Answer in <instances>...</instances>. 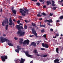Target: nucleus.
<instances>
[{"instance_id":"obj_52","label":"nucleus","mask_w":63,"mask_h":63,"mask_svg":"<svg viewBox=\"0 0 63 63\" xmlns=\"http://www.w3.org/2000/svg\"><path fill=\"white\" fill-rule=\"evenodd\" d=\"M13 21L14 22H16V19H13Z\"/></svg>"},{"instance_id":"obj_51","label":"nucleus","mask_w":63,"mask_h":63,"mask_svg":"<svg viewBox=\"0 0 63 63\" xmlns=\"http://www.w3.org/2000/svg\"><path fill=\"white\" fill-rule=\"evenodd\" d=\"M22 49L21 48H18V49H19V50L20 49Z\"/></svg>"},{"instance_id":"obj_24","label":"nucleus","mask_w":63,"mask_h":63,"mask_svg":"<svg viewBox=\"0 0 63 63\" xmlns=\"http://www.w3.org/2000/svg\"><path fill=\"white\" fill-rule=\"evenodd\" d=\"M58 50H59V48L57 47L56 48V51L57 53H58Z\"/></svg>"},{"instance_id":"obj_36","label":"nucleus","mask_w":63,"mask_h":63,"mask_svg":"<svg viewBox=\"0 0 63 63\" xmlns=\"http://www.w3.org/2000/svg\"><path fill=\"white\" fill-rule=\"evenodd\" d=\"M47 55H45L43 56V57H47Z\"/></svg>"},{"instance_id":"obj_17","label":"nucleus","mask_w":63,"mask_h":63,"mask_svg":"<svg viewBox=\"0 0 63 63\" xmlns=\"http://www.w3.org/2000/svg\"><path fill=\"white\" fill-rule=\"evenodd\" d=\"M45 47L46 48H48V45L46 43L45 44Z\"/></svg>"},{"instance_id":"obj_61","label":"nucleus","mask_w":63,"mask_h":63,"mask_svg":"<svg viewBox=\"0 0 63 63\" xmlns=\"http://www.w3.org/2000/svg\"><path fill=\"white\" fill-rule=\"evenodd\" d=\"M30 63H33V61H31L30 62Z\"/></svg>"},{"instance_id":"obj_60","label":"nucleus","mask_w":63,"mask_h":63,"mask_svg":"<svg viewBox=\"0 0 63 63\" xmlns=\"http://www.w3.org/2000/svg\"><path fill=\"white\" fill-rule=\"evenodd\" d=\"M19 24L20 25H22V24H21V23H20Z\"/></svg>"},{"instance_id":"obj_7","label":"nucleus","mask_w":63,"mask_h":63,"mask_svg":"<svg viewBox=\"0 0 63 63\" xmlns=\"http://www.w3.org/2000/svg\"><path fill=\"white\" fill-rule=\"evenodd\" d=\"M32 31L33 34H34V35L36 37L38 38V37L37 36V33H36V32L35 30L32 29Z\"/></svg>"},{"instance_id":"obj_28","label":"nucleus","mask_w":63,"mask_h":63,"mask_svg":"<svg viewBox=\"0 0 63 63\" xmlns=\"http://www.w3.org/2000/svg\"><path fill=\"white\" fill-rule=\"evenodd\" d=\"M63 16L62 15L60 17V19H63Z\"/></svg>"},{"instance_id":"obj_53","label":"nucleus","mask_w":63,"mask_h":63,"mask_svg":"<svg viewBox=\"0 0 63 63\" xmlns=\"http://www.w3.org/2000/svg\"><path fill=\"white\" fill-rule=\"evenodd\" d=\"M56 38V35L55 36H53V38Z\"/></svg>"},{"instance_id":"obj_13","label":"nucleus","mask_w":63,"mask_h":63,"mask_svg":"<svg viewBox=\"0 0 63 63\" xmlns=\"http://www.w3.org/2000/svg\"><path fill=\"white\" fill-rule=\"evenodd\" d=\"M52 4H51V5L52 6H53L54 7V6H55V5L54 4V3H55V2H54V1L52 0Z\"/></svg>"},{"instance_id":"obj_31","label":"nucleus","mask_w":63,"mask_h":63,"mask_svg":"<svg viewBox=\"0 0 63 63\" xmlns=\"http://www.w3.org/2000/svg\"><path fill=\"white\" fill-rule=\"evenodd\" d=\"M24 28V29H27V26H26V25L25 26Z\"/></svg>"},{"instance_id":"obj_64","label":"nucleus","mask_w":63,"mask_h":63,"mask_svg":"<svg viewBox=\"0 0 63 63\" xmlns=\"http://www.w3.org/2000/svg\"><path fill=\"white\" fill-rule=\"evenodd\" d=\"M7 0V1H8L9 2H10V0Z\"/></svg>"},{"instance_id":"obj_4","label":"nucleus","mask_w":63,"mask_h":63,"mask_svg":"<svg viewBox=\"0 0 63 63\" xmlns=\"http://www.w3.org/2000/svg\"><path fill=\"white\" fill-rule=\"evenodd\" d=\"M24 52L26 54V55L28 56V57H31V58H32V56L31 55H30V54H29V51H24Z\"/></svg>"},{"instance_id":"obj_43","label":"nucleus","mask_w":63,"mask_h":63,"mask_svg":"<svg viewBox=\"0 0 63 63\" xmlns=\"http://www.w3.org/2000/svg\"><path fill=\"white\" fill-rule=\"evenodd\" d=\"M42 2H43V3H42V4H44V3H45V0H42Z\"/></svg>"},{"instance_id":"obj_9","label":"nucleus","mask_w":63,"mask_h":63,"mask_svg":"<svg viewBox=\"0 0 63 63\" xmlns=\"http://www.w3.org/2000/svg\"><path fill=\"white\" fill-rule=\"evenodd\" d=\"M14 7H12L11 8V11H12V12H13V13L14 14H16V11L15 10H14Z\"/></svg>"},{"instance_id":"obj_18","label":"nucleus","mask_w":63,"mask_h":63,"mask_svg":"<svg viewBox=\"0 0 63 63\" xmlns=\"http://www.w3.org/2000/svg\"><path fill=\"white\" fill-rule=\"evenodd\" d=\"M3 56V58H4V59H8V57L7 56Z\"/></svg>"},{"instance_id":"obj_49","label":"nucleus","mask_w":63,"mask_h":63,"mask_svg":"<svg viewBox=\"0 0 63 63\" xmlns=\"http://www.w3.org/2000/svg\"><path fill=\"white\" fill-rule=\"evenodd\" d=\"M43 7L44 8H46V5H44L43 6Z\"/></svg>"},{"instance_id":"obj_39","label":"nucleus","mask_w":63,"mask_h":63,"mask_svg":"<svg viewBox=\"0 0 63 63\" xmlns=\"http://www.w3.org/2000/svg\"><path fill=\"white\" fill-rule=\"evenodd\" d=\"M17 22L18 24H19V23H20V21L19 20H18V21H17Z\"/></svg>"},{"instance_id":"obj_32","label":"nucleus","mask_w":63,"mask_h":63,"mask_svg":"<svg viewBox=\"0 0 63 63\" xmlns=\"http://www.w3.org/2000/svg\"><path fill=\"white\" fill-rule=\"evenodd\" d=\"M37 5H38V6H40V3L39 2H37L36 3Z\"/></svg>"},{"instance_id":"obj_5","label":"nucleus","mask_w":63,"mask_h":63,"mask_svg":"<svg viewBox=\"0 0 63 63\" xmlns=\"http://www.w3.org/2000/svg\"><path fill=\"white\" fill-rule=\"evenodd\" d=\"M29 40H25L23 43V46H25V45H26V44H27V45H29Z\"/></svg>"},{"instance_id":"obj_42","label":"nucleus","mask_w":63,"mask_h":63,"mask_svg":"<svg viewBox=\"0 0 63 63\" xmlns=\"http://www.w3.org/2000/svg\"><path fill=\"white\" fill-rule=\"evenodd\" d=\"M47 24L48 25H49V26H51V25H50V23H47Z\"/></svg>"},{"instance_id":"obj_1","label":"nucleus","mask_w":63,"mask_h":63,"mask_svg":"<svg viewBox=\"0 0 63 63\" xmlns=\"http://www.w3.org/2000/svg\"><path fill=\"white\" fill-rule=\"evenodd\" d=\"M20 26V24L16 25V28L19 30L18 31L17 34L19 35V37L23 36H24V35H25V32L24 31L21 32V29H23V27L22 26Z\"/></svg>"},{"instance_id":"obj_47","label":"nucleus","mask_w":63,"mask_h":63,"mask_svg":"<svg viewBox=\"0 0 63 63\" xmlns=\"http://www.w3.org/2000/svg\"><path fill=\"white\" fill-rule=\"evenodd\" d=\"M40 56L41 57H43V56H43V54L41 55H40Z\"/></svg>"},{"instance_id":"obj_22","label":"nucleus","mask_w":63,"mask_h":63,"mask_svg":"<svg viewBox=\"0 0 63 63\" xmlns=\"http://www.w3.org/2000/svg\"><path fill=\"white\" fill-rule=\"evenodd\" d=\"M33 52L34 53H37V50L36 49H35L33 51Z\"/></svg>"},{"instance_id":"obj_15","label":"nucleus","mask_w":63,"mask_h":63,"mask_svg":"<svg viewBox=\"0 0 63 63\" xmlns=\"http://www.w3.org/2000/svg\"><path fill=\"white\" fill-rule=\"evenodd\" d=\"M23 39H20L19 42V43L20 44H22V42H23Z\"/></svg>"},{"instance_id":"obj_38","label":"nucleus","mask_w":63,"mask_h":63,"mask_svg":"<svg viewBox=\"0 0 63 63\" xmlns=\"http://www.w3.org/2000/svg\"><path fill=\"white\" fill-rule=\"evenodd\" d=\"M18 18H20V19H21V18H22V17L21 16H19Z\"/></svg>"},{"instance_id":"obj_59","label":"nucleus","mask_w":63,"mask_h":63,"mask_svg":"<svg viewBox=\"0 0 63 63\" xmlns=\"http://www.w3.org/2000/svg\"><path fill=\"white\" fill-rule=\"evenodd\" d=\"M56 21L57 22H58L59 21L58 20H57Z\"/></svg>"},{"instance_id":"obj_25","label":"nucleus","mask_w":63,"mask_h":63,"mask_svg":"<svg viewBox=\"0 0 63 63\" xmlns=\"http://www.w3.org/2000/svg\"><path fill=\"white\" fill-rule=\"evenodd\" d=\"M40 25L41 27H45L46 26V25H41V24H40Z\"/></svg>"},{"instance_id":"obj_35","label":"nucleus","mask_w":63,"mask_h":63,"mask_svg":"<svg viewBox=\"0 0 63 63\" xmlns=\"http://www.w3.org/2000/svg\"><path fill=\"white\" fill-rule=\"evenodd\" d=\"M42 46H43V47H45V44L42 43Z\"/></svg>"},{"instance_id":"obj_14","label":"nucleus","mask_w":63,"mask_h":63,"mask_svg":"<svg viewBox=\"0 0 63 63\" xmlns=\"http://www.w3.org/2000/svg\"><path fill=\"white\" fill-rule=\"evenodd\" d=\"M1 58L2 59V60L3 62H5L6 61V60H5L6 59L4 58L3 56H1Z\"/></svg>"},{"instance_id":"obj_6","label":"nucleus","mask_w":63,"mask_h":63,"mask_svg":"<svg viewBox=\"0 0 63 63\" xmlns=\"http://www.w3.org/2000/svg\"><path fill=\"white\" fill-rule=\"evenodd\" d=\"M7 23V24H9V21H8V19H7L6 20H3L2 23V25L3 26H4L5 24H6Z\"/></svg>"},{"instance_id":"obj_30","label":"nucleus","mask_w":63,"mask_h":63,"mask_svg":"<svg viewBox=\"0 0 63 63\" xmlns=\"http://www.w3.org/2000/svg\"><path fill=\"white\" fill-rule=\"evenodd\" d=\"M42 14L43 16H46V14L44 12Z\"/></svg>"},{"instance_id":"obj_44","label":"nucleus","mask_w":63,"mask_h":63,"mask_svg":"<svg viewBox=\"0 0 63 63\" xmlns=\"http://www.w3.org/2000/svg\"><path fill=\"white\" fill-rule=\"evenodd\" d=\"M0 11V12H3V10L1 8Z\"/></svg>"},{"instance_id":"obj_56","label":"nucleus","mask_w":63,"mask_h":63,"mask_svg":"<svg viewBox=\"0 0 63 63\" xmlns=\"http://www.w3.org/2000/svg\"><path fill=\"white\" fill-rule=\"evenodd\" d=\"M3 37H5V36H6V35L5 34H3Z\"/></svg>"},{"instance_id":"obj_27","label":"nucleus","mask_w":63,"mask_h":63,"mask_svg":"<svg viewBox=\"0 0 63 63\" xmlns=\"http://www.w3.org/2000/svg\"><path fill=\"white\" fill-rule=\"evenodd\" d=\"M32 24L33 27H35L36 26V24L35 23H32Z\"/></svg>"},{"instance_id":"obj_2","label":"nucleus","mask_w":63,"mask_h":63,"mask_svg":"<svg viewBox=\"0 0 63 63\" xmlns=\"http://www.w3.org/2000/svg\"><path fill=\"white\" fill-rule=\"evenodd\" d=\"M0 41H0V43H4L5 42V41H6V42H8V44L9 46H10L11 47H13V44L11 43H10V41L8 39L2 36L0 37Z\"/></svg>"},{"instance_id":"obj_20","label":"nucleus","mask_w":63,"mask_h":63,"mask_svg":"<svg viewBox=\"0 0 63 63\" xmlns=\"http://www.w3.org/2000/svg\"><path fill=\"white\" fill-rule=\"evenodd\" d=\"M5 29L6 30H8V28L9 27V25H7L6 26Z\"/></svg>"},{"instance_id":"obj_12","label":"nucleus","mask_w":63,"mask_h":63,"mask_svg":"<svg viewBox=\"0 0 63 63\" xmlns=\"http://www.w3.org/2000/svg\"><path fill=\"white\" fill-rule=\"evenodd\" d=\"M25 60L23 59L22 58L21 59V61L20 62V63H24V61H25Z\"/></svg>"},{"instance_id":"obj_48","label":"nucleus","mask_w":63,"mask_h":63,"mask_svg":"<svg viewBox=\"0 0 63 63\" xmlns=\"http://www.w3.org/2000/svg\"><path fill=\"white\" fill-rule=\"evenodd\" d=\"M56 36H57V37H58L59 36V34H56Z\"/></svg>"},{"instance_id":"obj_63","label":"nucleus","mask_w":63,"mask_h":63,"mask_svg":"<svg viewBox=\"0 0 63 63\" xmlns=\"http://www.w3.org/2000/svg\"><path fill=\"white\" fill-rule=\"evenodd\" d=\"M36 44H37V45H39V43H36Z\"/></svg>"},{"instance_id":"obj_10","label":"nucleus","mask_w":63,"mask_h":63,"mask_svg":"<svg viewBox=\"0 0 63 63\" xmlns=\"http://www.w3.org/2000/svg\"><path fill=\"white\" fill-rule=\"evenodd\" d=\"M31 46H33V47H37V45H36V43H35L34 42H33L31 44Z\"/></svg>"},{"instance_id":"obj_57","label":"nucleus","mask_w":63,"mask_h":63,"mask_svg":"<svg viewBox=\"0 0 63 63\" xmlns=\"http://www.w3.org/2000/svg\"><path fill=\"white\" fill-rule=\"evenodd\" d=\"M19 46H17V49L18 48H19Z\"/></svg>"},{"instance_id":"obj_19","label":"nucleus","mask_w":63,"mask_h":63,"mask_svg":"<svg viewBox=\"0 0 63 63\" xmlns=\"http://www.w3.org/2000/svg\"><path fill=\"white\" fill-rule=\"evenodd\" d=\"M43 16V15H42V14L41 15H40V13L37 14V16L38 17H41V16Z\"/></svg>"},{"instance_id":"obj_46","label":"nucleus","mask_w":63,"mask_h":63,"mask_svg":"<svg viewBox=\"0 0 63 63\" xmlns=\"http://www.w3.org/2000/svg\"><path fill=\"white\" fill-rule=\"evenodd\" d=\"M50 30L51 31V32H52V31H53V30L52 29H50Z\"/></svg>"},{"instance_id":"obj_58","label":"nucleus","mask_w":63,"mask_h":63,"mask_svg":"<svg viewBox=\"0 0 63 63\" xmlns=\"http://www.w3.org/2000/svg\"><path fill=\"white\" fill-rule=\"evenodd\" d=\"M39 1H40V2H42V0H39Z\"/></svg>"},{"instance_id":"obj_29","label":"nucleus","mask_w":63,"mask_h":63,"mask_svg":"<svg viewBox=\"0 0 63 63\" xmlns=\"http://www.w3.org/2000/svg\"><path fill=\"white\" fill-rule=\"evenodd\" d=\"M45 31L44 29H43V30H41V32H42V33H44V32H45Z\"/></svg>"},{"instance_id":"obj_62","label":"nucleus","mask_w":63,"mask_h":63,"mask_svg":"<svg viewBox=\"0 0 63 63\" xmlns=\"http://www.w3.org/2000/svg\"><path fill=\"white\" fill-rule=\"evenodd\" d=\"M37 42L38 43H40V42H41V41H37Z\"/></svg>"},{"instance_id":"obj_34","label":"nucleus","mask_w":63,"mask_h":63,"mask_svg":"<svg viewBox=\"0 0 63 63\" xmlns=\"http://www.w3.org/2000/svg\"><path fill=\"white\" fill-rule=\"evenodd\" d=\"M40 49L42 50H45V48H41Z\"/></svg>"},{"instance_id":"obj_16","label":"nucleus","mask_w":63,"mask_h":63,"mask_svg":"<svg viewBox=\"0 0 63 63\" xmlns=\"http://www.w3.org/2000/svg\"><path fill=\"white\" fill-rule=\"evenodd\" d=\"M47 5H50V4H51V2L50 1H48L47 2Z\"/></svg>"},{"instance_id":"obj_50","label":"nucleus","mask_w":63,"mask_h":63,"mask_svg":"<svg viewBox=\"0 0 63 63\" xmlns=\"http://www.w3.org/2000/svg\"><path fill=\"white\" fill-rule=\"evenodd\" d=\"M32 36H34V35H30V37H32Z\"/></svg>"},{"instance_id":"obj_3","label":"nucleus","mask_w":63,"mask_h":63,"mask_svg":"<svg viewBox=\"0 0 63 63\" xmlns=\"http://www.w3.org/2000/svg\"><path fill=\"white\" fill-rule=\"evenodd\" d=\"M24 9V10H25V11H24V10H23L22 8H20L19 9L20 12V13H21V15L22 16H25V14H28L29 12V9H26V8H23ZM23 12H24V13H23Z\"/></svg>"},{"instance_id":"obj_37","label":"nucleus","mask_w":63,"mask_h":63,"mask_svg":"<svg viewBox=\"0 0 63 63\" xmlns=\"http://www.w3.org/2000/svg\"><path fill=\"white\" fill-rule=\"evenodd\" d=\"M53 15V14H51V13H50V14L49 15V16H52V15Z\"/></svg>"},{"instance_id":"obj_55","label":"nucleus","mask_w":63,"mask_h":63,"mask_svg":"<svg viewBox=\"0 0 63 63\" xmlns=\"http://www.w3.org/2000/svg\"><path fill=\"white\" fill-rule=\"evenodd\" d=\"M40 56V55H39V54H37V56Z\"/></svg>"},{"instance_id":"obj_45","label":"nucleus","mask_w":63,"mask_h":63,"mask_svg":"<svg viewBox=\"0 0 63 63\" xmlns=\"http://www.w3.org/2000/svg\"><path fill=\"white\" fill-rule=\"evenodd\" d=\"M32 1H33L34 2H36L37 1V0H32Z\"/></svg>"},{"instance_id":"obj_41","label":"nucleus","mask_w":63,"mask_h":63,"mask_svg":"<svg viewBox=\"0 0 63 63\" xmlns=\"http://www.w3.org/2000/svg\"><path fill=\"white\" fill-rule=\"evenodd\" d=\"M43 37H44V38H46V34H45L43 36Z\"/></svg>"},{"instance_id":"obj_8","label":"nucleus","mask_w":63,"mask_h":63,"mask_svg":"<svg viewBox=\"0 0 63 63\" xmlns=\"http://www.w3.org/2000/svg\"><path fill=\"white\" fill-rule=\"evenodd\" d=\"M9 22V25L11 26V25H12V24L13 26H15V23H12V19L11 18H10Z\"/></svg>"},{"instance_id":"obj_23","label":"nucleus","mask_w":63,"mask_h":63,"mask_svg":"<svg viewBox=\"0 0 63 63\" xmlns=\"http://www.w3.org/2000/svg\"><path fill=\"white\" fill-rule=\"evenodd\" d=\"M20 61V60L19 59H17L16 60V63H18L19 62V61Z\"/></svg>"},{"instance_id":"obj_54","label":"nucleus","mask_w":63,"mask_h":63,"mask_svg":"<svg viewBox=\"0 0 63 63\" xmlns=\"http://www.w3.org/2000/svg\"><path fill=\"white\" fill-rule=\"evenodd\" d=\"M42 19H43L42 18H41L39 19V20H42Z\"/></svg>"},{"instance_id":"obj_40","label":"nucleus","mask_w":63,"mask_h":63,"mask_svg":"<svg viewBox=\"0 0 63 63\" xmlns=\"http://www.w3.org/2000/svg\"><path fill=\"white\" fill-rule=\"evenodd\" d=\"M14 39H15V40H18V38H16V37H15L14 38Z\"/></svg>"},{"instance_id":"obj_33","label":"nucleus","mask_w":63,"mask_h":63,"mask_svg":"<svg viewBox=\"0 0 63 63\" xmlns=\"http://www.w3.org/2000/svg\"><path fill=\"white\" fill-rule=\"evenodd\" d=\"M57 7H53V10H55L56 9Z\"/></svg>"},{"instance_id":"obj_21","label":"nucleus","mask_w":63,"mask_h":63,"mask_svg":"<svg viewBox=\"0 0 63 63\" xmlns=\"http://www.w3.org/2000/svg\"><path fill=\"white\" fill-rule=\"evenodd\" d=\"M15 51L16 52H17V53H19V50L18 49H16Z\"/></svg>"},{"instance_id":"obj_11","label":"nucleus","mask_w":63,"mask_h":63,"mask_svg":"<svg viewBox=\"0 0 63 63\" xmlns=\"http://www.w3.org/2000/svg\"><path fill=\"white\" fill-rule=\"evenodd\" d=\"M47 22H49V23H52L53 22V21H52V20L51 19H50V21L49 20H45L44 21V22H47Z\"/></svg>"},{"instance_id":"obj_26","label":"nucleus","mask_w":63,"mask_h":63,"mask_svg":"<svg viewBox=\"0 0 63 63\" xmlns=\"http://www.w3.org/2000/svg\"><path fill=\"white\" fill-rule=\"evenodd\" d=\"M58 3L59 4H60V5H61L62 2L60 1H59L58 2Z\"/></svg>"}]
</instances>
